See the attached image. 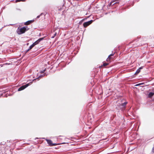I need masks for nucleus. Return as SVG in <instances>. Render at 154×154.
Returning <instances> with one entry per match:
<instances>
[{"mask_svg": "<svg viewBox=\"0 0 154 154\" xmlns=\"http://www.w3.org/2000/svg\"><path fill=\"white\" fill-rule=\"evenodd\" d=\"M28 29L27 26H24L22 28L18 27L17 29V32L18 34L21 35L25 33Z\"/></svg>", "mask_w": 154, "mask_h": 154, "instance_id": "nucleus-1", "label": "nucleus"}, {"mask_svg": "<svg viewBox=\"0 0 154 154\" xmlns=\"http://www.w3.org/2000/svg\"><path fill=\"white\" fill-rule=\"evenodd\" d=\"M43 139H45L46 140L48 144L50 146H56L57 145L56 143H52V141L51 140L45 139V138H43Z\"/></svg>", "mask_w": 154, "mask_h": 154, "instance_id": "nucleus-2", "label": "nucleus"}, {"mask_svg": "<svg viewBox=\"0 0 154 154\" xmlns=\"http://www.w3.org/2000/svg\"><path fill=\"white\" fill-rule=\"evenodd\" d=\"M93 21V20H91L88 22L84 23L83 24L84 27H87L90 24H91L92 23Z\"/></svg>", "mask_w": 154, "mask_h": 154, "instance_id": "nucleus-3", "label": "nucleus"}, {"mask_svg": "<svg viewBox=\"0 0 154 154\" xmlns=\"http://www.w3.org/2000/svg\"><path fill=\"white\" fill-rule=\"evenodd\" d=\"M29 85V84H27L25 85H23L18 88V91H20L23 90Z\"/></svg>", "mask_w": 154, "mask_h": 154, "instance_id": "nucleus-4", "label": "nucleus"}, {"mask_svg": "<svg viewBox=\"0 0 154 154\" xmlns=\"http://www.w3.org/2000/svg\"><path fill=\"white\" fill-rule=\"evenodd\" d=\"M44 37V38H41L38 39L35 42L33 43V44L35 45L38 44V43L41 41L42 40Z\"/></svg>", "mask_w": 154, "mask_h": 154, "instance_id": "nucleus-5", "label": "nucleus"}, {"mask_svg": "<svg viewBox=\"0 0 154 154\" xmlns=\"http://www.w3.org/2000/svg\"><path fill=\"white\" fill-rule=\"evenodd\" d=\"M45 75V74H43L42 75H40L38 76V77L36 79H34L32 81H34L35 80H36V79H37L38 80H39V79L41 78L44 76Z\"/></svg>", "mask_w": 154, "mask_h": 154, "instance_id": "nucleus-6", "label": "nucleus"}, {"mask_svg": "<svg viewBox=\"0 0 154 154\" xmlns=\"http://www.w3.org/2000/svg\"><path fill=\"white\" fill-rule=\"evenodd\" d=\"M154 95V92H150L149 93L148 95V97L149 98H151Z\"/></svg>", "mask_w": 154, "mask_h": 154, "instance_id": "nucleus-7", "label": "nucleus"}, {"mask_svg": "<svg viewBox=\"0 0 154 154\" xmlns=\"http://www.w3.org/2000/svg\"><path fill=\"white\" fill-rule=\"evenodd\" d=\"M33 21V20H32L28 21L24 23V24L25 25H28L32 23Z\"/></svg>", "mask_w": 154, "mask_h": 154, "instance_id": "nucleus-8", "label": "nucleus"}, {"mask_svg": "<svg viewBox=\"0 0 154 154\" xmlns=\"http://www.w3.org/2000/svg\"><path fill=\"white\" fill-rule=\"evenodd\" d=\"M114 54H115V53H112V54H110V55H109V56L108 58L107 59V60L108 61V60H109L111 58L110 57L111 56H113L114 55Z\"/></svg>", "mask_w": 154, "mask_h": 154, "instance_id": "nucleus-9", "label": "nucleus"}, {"mask_svg": "<svg viewBox=\"0 0 154 154\" xmlns=\"http://www.w3.org/2000/svg\"><path fill=\"white\" fill-rule=\"evenodd\" d=\"M127 103V102H125L121 104V106H122L123 107H124L126 104Z\"/></svg>", "mask_w": 154, "mask_h": 154, "instance_id": "nucleus-10", "label": "nucleus"}, {"mask_svg": "<svg viewBox=\"0 0 154 154\" xmlns=\"http://www.w3.org/2000/svg\"><path fill=\"white\" fill-rule=\"evenodd\" d=\"M35 46V45L33 44V43L29 47V49H31L33 47Z\"/></svg>", "mask_w": 154, "mask_h": 154, "instance_id": "nucleus-11", "label": "nucleus"}, {"mask_svg": "<svg viewBox=\"0 0 154 154\" xmlns=\"http://www.w3.org/2000/svg\"><path fill=\"white\" fill-rule=\"evenodd\" d=\"M140 69H137V70L136 72V73H139L140 72Z\"/></svg>", "mask_w": 154, "mask_h": 154, "instance_id": "nucleus-12", "label": "nucleus"}, {"mask_svg": "<svg viewBox=\"0 0 154 154\" xmlns=\"http://www.w3.org/2000/svg\"><path fill=\"white\" fill-rule=\"evenodd\" d=\"M24 1V0H15V2H19L20 1Z\"/></svg>", "mask_w": 154, "mask_h": 154, "instance_id": "nucleus-13", "label": "nucleus"}, {"mask_svg": "<svg viewBox=\"0 0 154 154\" xmlns=\"http://www.w3.org/2000/svg\"><path fill=\"white\" fill-rule=\"evenodd\" d=\"M56 34H57V33L56 32L54 34V35L53 36L51 37V38H54V37L56 35Z\"/></svg>", "mask_w": 154, "mask_h": 154, "instance_id": "nucleus-14", "label": "nucleus"}, {"mask_svg": "<svg viewBox=\"0 0 154 154\" xmlns=\"http://www.w3.org/2000/svg\"><path fill=\"white\" fill-rule=\"evenodd\" d=\"M45 71V69L44 70H43L42 71H41L40 72V73H43Z\"/></svg>", "mask_w": 154, "mask_h": 154, "instance_id": "nucleus-15", "label": "nucleus"}, {"mask_svg": "<svg viewBox=\"0 0 154 154\" xmlns=\"http://www.w3.org/2000/svg\"><path fill=\"white\" fill-rule=\"evenodd\" d=\"M108 64L106 63H105L103 64V66H106Z\"/></svg>", "mask_w": 154, "mask_h": 154, "instance_id": "nucleus-16", "label": "nucleus"}, {"mask_svg": "<svg viewBox=\"0 0 154 154\" xmlns=\"http://www.w3.org/2000/svg\"><path fill=\"white\" fill-rule=\"evenodd\" d=\"M43 14V13H42L40 15H38V16L37 17V18H39L40 17V16L41 15H42Z\"/></svg>", "mask_w": 154, "mask_h": 154, "instance_id": "nucleus-17", "label": "nucleus"}, {"mask_svg": "<svg viewBox=\"0 0 154 154\" xmlns=\"http://www.w3.org/2000/svg\"><path fill=\"white\" fill-rule=\"evenodd\" d=\"M140 85V83H139V84H137L136 85H135V86H139V85Z\"/></svg>", "mask_w": 154, "mask_h": 154, "instance_id": "nucleus-18", "label": "nucleus"}, {"mask_svg": "<svg viewBox=\"0 0 154 154\" xmlns=\"http://www.w3.org/2000/svg\"><path fill=\"white\" fill-rule=\"evenodd\" d=\"M143 67L142 66L140 67L138 69H140H140H142L143 68Z\"/></svg>", "mask_w": 154, "mask_h": 154, "instance_id": "nucleus-19", "label": "nucleus"}, {"mask_svg": "<svg viewBox=\"0 0 154 154\" xmlns=\"http://www.w3.org/2000/svg\"><path fill=\"white\" fill-rule=\"evenodd\" d=\"M140 85H142L144 84V83H140Z\"/></svg>", "mask_w": 154, "mask_h": 154, "instance_id": "nucleus-20", "label": "nucleus"}, {"mask_svg": "<svg viewBox=\"0 0 154 154\" xmlns=\"http://www.w3.org/2000/svg\"><path fill=\"white\" fill-rule=\"evenodd\" d=\"M30 50V49H29H29H28V50H26V52H27L28 51H29V50Z\"/></svg>", "mask_w": 154, "mask_h": 154, "instance_id": "nucleus-21", "label": "nucleus"}, {"mask_svg": "<svg viewBox=\"0 0 154 154\" xmlns=\"http://www.w3.org/2000/svg\"><path fill=\"white\" fill-rule=\"evenodd\" d=\"M112 2H110V5H112Z\"/></svg>", "mask_w": 154, "mask_h": 154, "instance_id": "nucleus-22", "label": "nucleus"}, {"mask_svg": "<svg viewBox=\"0 0 154 154\" xmlns=\"http://www.w3.org/2000/svg\"><path fill=\"white\" fill-rule=\"evenodd\" d=\"M117 3V2H115V3H114L113 4V5H114V4H115V3Z\"/></svg>", "mask_w": 154, "mask_h": 154, "instance_id": "nucleus-23", "label": "nucleus"}]
</instances>
